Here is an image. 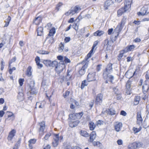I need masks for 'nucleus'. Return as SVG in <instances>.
Wrapping results in <instances>:
<instances>
[{"label": "nucleus", "instance_id": "7", "mask_svg": "<svg viewBox=\"0 0 149 149\" xmlns=\"http://www.w3.org/2000/svg\"><path fill=\"white\" fill-rule=\"evenodd\" d=\"M115 130L117 132H119L121 130L123 126L122 123L116 122L114 123V124Z\"/></svg>", "mask_w": 149, "mask_h": 149}, {"label": "nucleus", "instance_id": "35", "mask_svg": "<svg viewBox=\"0 0 149 149\" xmlns=\"http://www.w3.org/2000/svg\"><path fill=\"white\" fill-rule=\"evenodd\" d=\"M149 89V85L145 84L143 86V91L144 92H147Z\"/></svg>", "mask_w": 149, "mask_h": 149}, {"label": "nucleus", "instance_id": "10", "mask_svg": "<svg viewBox=\"0 0 149 149\" xmlns=\"http://www.w3.org/2000/svg\"><path fill=\"white\" fill-rule=\"evenodd\" d=\"M148 10L147 8L143 7L141 9L140 12L138 13V15L139 16L147 15L148 13V12H147Z\"/></svg>", "mask_w": 149, "mask_h": 149}, {"label": "nucleus", "instance_id": "18", "mask_svg": "<svg viewBox=\"0 0 149 149\" xmlns=\"http://www.w3.org/2000/svg\"><path fill=\"white\" fill-rule=\"evenodd\" d=\"M135 48V46L134 45H130L127 46V47L124 49L125 52H127L131 51L133 50Z\"/></svg>", "mask_w": 149, "mask_h": 149}, {"label": "nucleus", "instance_id": "40", "mask_svg": "<svg viewBox=\"0 0 149 149\" xmlns=\"http://www.w3.org/2000/svg\"><path fill=\"white\" fill-rule=\"evenodd\" d=\"M58 64V63L56 61H51L50 66L55 67L56 68V66H57Z\"/></svg>", "mask_w": 149, "mask_h": 149}, {"label": "nucleus", "instance_id": "46", "mask_svg": "<svg viewBox=\"0 0 149 149\" xmlns=\"http://www.w3.org/2000/svg\"><path fill=\"white\" fill-rule=\"evenodd\" d=\"M16 60V58L15 57H13L9 62V67L10 66V64L13 62H14Z\"/></svg>", "mask_w": 149, "mask_h": 149}, {"label": "nucleus", "instance_id": "15", "mask_svg": "<svg viewBox=\"0 0 149 149\" xmlns=\"http://www.w3.org/2000/svg\"><path fill=\"white\" fill-rule=\"evenodd\" d=\"M65 67L64 65H61L59 64L58 65L56 66L55 70L58 74H59L63 71Z\"/></svg>", "mask_w": 149, "mask_h": 149}, {"label": "nucleus", "instance_id": "61", "mask_svg": "<svg viewBox=\"0 0 149 149\" xmlns=\"http://www.w3.org/2000/svg\"><path fill=\"white\" fill-rule=\"evenodd\" d=\"M74 10L75 11H76V12H77V11L78 10H80L81 9V8L79 6H76L74 8Z\"/></svg>", "mask_w": 149, "mask_h": 149}, {"label": "nucleus", "instance_id": "1", "mask_svg": "<svg viewBox=\"0 0 149 149\" xmlns=\"http://www.w3.org/2000/svg\"><path fill=\"white\" fill-rule=\"evenodd\" d=\"M112 63L108 64L103 74V78L105 79H108L111 82H112V80L114 79L113 76L109 74L112 71Z\"/></svg>", "mask_w": 149, "mask_h": 149}, {"label": "nucleus", "instance_id": "59", "mask_svg": "<svg viewBox=\"0 0 149 149\" xmlns=\"http://www.w3.org/2000/svg\"><path fill=\"white\" fill-rule=\"evenodd\" d=\"M64 58V57L61 56H58L57 57V59L60 61H63Z\"/></svg>", "mask_w": 149, "mask_h": 149}, {"label": "nucleus", "instance_id": "9", "mask_svg": "<svg viewBox=\"0 0 149 149\" xmlns=\"http://www.w3.org/2000/svg\"><path fill=\"white\" fill-rule=\"evenodd\" d=\"M40 127L39 129V135L41 136L43 135V132L45 128V124L44 122L39 123Z\"/></svg>", "mask_w": 149, "mask_h": 149}, {"label": "nucleus", "instance_id": "21", "mask_svg": "<svg viewBox=\"0 0 149 149\" xmlns=\"http://www.w3.org/2000/svg\"><path fill=\"white\" fill-rule=\"evenodd\" d=\"M17 98L19 101L23 100H24L23 93L21 92H19L17 96Z\"/></svg>", "mask_w": 149, "mask_h": 149}, {"label": "nucleus", "instance_id": "12", "mask_svg": "<svg viewBox=\"0 0 149 149\" xmlns=\"http://www.w3.org/2000/svg\"><path fill=\"white\" fill-rule=\"evenodd\" d=\"M141 112H138L136 116L137 124L139 125H141L143 122V119L141 116Z\"/></svg>", "mask_w": 149, "mask_h": 149}, {"label": "nucleus", "instance_id": "41", "mask_svg": "<svg viewBox=\"0 0 149 149\" xmlns=\"http://www.w3.org/2000/svg\"><path fill=\"white\" fill-rule=\"evenodd\" d=\"M38 53L40 54H47L49 53V52L48 51L42 50L39 51Z\"/></svg>", "mask_w": 149, "mask_h": 149}, {"label": "nucleus", "instance_id": "29", "mask_svg": "<svg viewBox=\"0 0 149 149\" xmlns=\"http://www.w3.org/2000/svg\"><path fill=\"white\" fill-rule=\"evenodd\" d=\"M64 45L62 42L60 43L59 45V48L58 49V52H62L64 49Z\"/></svg>", "mask_w": 149, "mask_h": 149}, {"label": "nucleus", "instance_id": "36", "mask_svg": "<svg viewBox=\"0 0 149 149\" xmlns=\"http://www.w3.org/2000/svg\"><path fill=\"white\" fill-rule=\"evenodd\" d=\"M31 67L29 66L28 68L26 71V75L28 77L30 76L31 75L32 72L31 71Z\"/></svg>", "mask_w": 149, "mask_h": 149}, {"label": "nucleus", "instance_id": "4", "mask_svg": "<svg viewBox=\"0 0 149 149\" xmlns=\"http://www.w3.org/2000/svg\"><path fill=\"white\" fill-rule=\"evenodd\" d=\"M83 115V112L77 113H76L71 114L69 115V116L70 118L73 119H80Z\"/></svg>", "mask_w": 149, "mask_h": 149}, {"label": "nucleus", "instance_id": "37", "mask_svg": "<svg viewBox=\"0 0 149 149\" xmlns=\"http://www.w3.org/2000/svg\"><path fill=\"white\" fill-rule=\"evenodd\" d=\"M11 20V17L9 16H8V18L6 19V20L5 21V24L4 27H6L8 26Z\"/></svg>", "mask_w": 149, "mask_h": 149}, {"label": "nucleus", "instance_id": "32", "mask_svg": "<svg viewBox=\"0 0 149 149\" xmlns=\"http://www.w3.org/2000/svg\"><path fill=\"white\" fill-rule=\"evenodd\" d=\"M140 100V97L139 96H136L135 97L134 99V104L135 105H137L139 102V101Z\"/></svg>", "mask_w": 149, "mask_h": 149}, {"label": "nucleus", "instance_id": "6", "mask_svg": "<svg viewBox=\"0 0 149 149\" xmlns=\"http://www.w3.org/2000/svg\"><path fill=\"white\" fill-rule=\"evenodd\" d=\"M84 65H82L81 67H80L79 69V74L82 76L86 72V70L88 67V64L85 63Z\"/></svg>", "mask_w": 149, "mask_h": 149}, {"label": "nucleus", "instance_id": "11", "mask_svg": "<svg viewBox=\"0 0 149 149\" xmlns=\"http://www.w3.org/2000/svg\"><path fill=\"white\" fill-rule=\"evenodd\" d=\"M140 146V143H137L135 142L130 143L128 146L129 149H135L139 147Z\"/></svg>", "mask_w": 149, "mask_h": 149}, {"label": "nucleus", "instance_id": "34", "mask_svg": "<svg viewBox=\"0 0 149 149\" xmlns=\"http://www.w3.org/2000/svg\"><path fill=\"white\" fill-rule=\"evenodd\" d=\"M55 29L54 28H53L50 30L48 35L50 36H53L55 33Z\"/></svg>", "mask_w": 149, "mask_h": 149}, {"label": "nucleus", "instance_id": "30", "mask_svg": "<svg viewBox=\"0 0 149 149\" xmlns=\"http://www.w3.org/2000/svg\"><path fill=\"white\" fill-rule=\"evenodd\" d=\"M91 54L88 53L87 54V56L85 58V60H84L83 61H82V63H83V64H84L85 63H86L87 64H88V60L89 58L91 57Z\"/></svg>", "mask_w": 149, "mask_h": 149}, {"label": "nucleus", "instance_id": "16", "mask_svg": "<svg viewBox=\"0 0 149 149\" xmlns=\"http://www.w3.org/2000/svg\"><path fill=\"white\" fill-rule=\"evenodd\" d=\"M87 79L88 82L95 80V74L94 73H89L87 76Z\"/></svg>", "mask_w": 149, "mask_h": 149}, {"label": "nucleus", "instance_id": "28", "mask_svg": "<svg viewBox=\"0 0 149 149\" xmlns=\"http://www.w3.org/2000/svg\"><path fill=\"white\" fill-rule=\"evenodd\" d=\"M120 54L118 56V60H120L123 57V54L126 52H125V50L124 49L123 50H120Z\"/></svg>", "mask_w": 149, "mask_h": 149}, {"label": "nucleus", "instance_id": "38", "mask_svg": "<svg viewBox=\"0 0 149 149\" xmlns=\"http://www.w3.org/2000/svg\"><path fill=\"white\" fill-rule=\"evenodd\" d=\"M51 61L49 60H44L43 61L44 64L46 66H50Z\"/></svg>", "mask_w": 149, "mask_h": 149}, {"label": "nucleus", "instance_id": "26", "mask_svg": "<svg viewBox=\"0 0 149 149\" xmlns=\"http://www.w3.org/2000/svg\"><path fill=\"white\" fill-rule=\"evenodd\" d=\"M104 33V32L103 31L98 30L94 33V35L95 36H100L101 35H103Z\"/></svg>", "mask_w": 149, "mask_h": 149}, {"label": "nucleus", "instance_id": "2", "mask_svg": "<svg viewBox=\"0 0 149 149\" xmlns=\"http://www.w3.org/2000/svg\"><path fill=\"white\" fill-rule=\"evenodd\" d=\"M132 2V0H125L124 8H122L120 9L117 11L118 16H121L123 13L128 10L130 9Z\"/></svg>", "mask_w": 149, "mask_h": 149}, {"label": "nucleus", "instance_id": "3", "mask_svg": "<svg viewBox=\"0 0 149 149\" xmlns=\"http://www.w3.org/2000/svg\"><path fill=\"white\" fill-rule=\"evenodd\" d=\"M104 47L107 50H110L113 44V41L108 39L105 40L103 42Z\"/></svg>", "mask_w": 149, "mask_h": 149}, {"label": "nucleus", "instance_id": "64", "mask_svg": "<svg viewBox=\"0 0 149 149\" xmlns=\"http://www.w3.org/2000/svg\"><path fill=\"white\" fill-rule=\"evenodd\" d=\"M35 61H36V63H37L38 62H40V58L38 56H37L35 58Z\"/></svg>", "mask_w": 149, "mask_h": 149}, {"label": "nucleus", "instance_id": "53", "mask_svg": "<svg viewBox=\"0 0 149 149\" xmlns=\"http://www.w3.org/2000/svg\"><path fill=\"white\" fill-rule=\"evenodd\" d=\"M70 40V37H65L64 39V42L65 43L69 42Z\"/></svg>", "mask_w": 149, "mask_h": 149}, {"label": "nucleus", "instance_id": "17", "mask_svg": "<svg viewBox=\"0 0 149 149\" xmlns=\"http://www.w3.org/2000/svg\"><path fill=\"white\" fill-rule=\"evenodd\" d=\"M96 136V134L95 132L94 131L92 132L90 134H89L90 138L88 141L91 143L93 142L94 140L95 139Z\"/></svg>", "mask_w": 149, "mask_h": 149}, {"label": "nucleus", "instance_id": "48", "mask_svg": "<svg viewBox=\"0 0 149 149\" xmlns=\"http://www.w3.org/2000/svg\"><path fill=\"white\" fill-rule=\"evenodd\" d=\"M109 113L111 115H114L116 114V111L113 109H110L109 110Z\"/></svg>", "mask_w": 149, "mask_h": 149}, {"label": "nucleus", "instance_id": "14", "mask_svg": "<svg viewBox=\"0 0 149 149\" xmlns=\"http://www.w3.org/2000/svg\"><path fill=\"white\" fill-rule=\"evenodd\" d=\"M132 81L129 79L127 81L126 85V88L127 91L130 92L132 89Z\"/></svg>", "mask_w": 149, "mask_h": 149}, {"label": "nucleus", "instance_id": "19", "mask_svg": "<svg viewBox=\"0 0 149 149\" xmlns=\"http://www.w3.org/2000/svg\"><path fill=\"white\" fill-rule=\"evenodd\" d=\"M42 18L41 16H39L35 18L33 21V23L36 25L39 24L42 21Z\"/></svg>", "mask_w": 149, "mask_h": 149}, {"label": "nucleus", "instance_id": "25", "mask_svg": "<svg viewBox=\"0 0 149 149\" xmlns=\"http://www.w3.org/2000/svg\"><path fill=\"white\" fill-rule=\"evenodd\" d=\"M7 113H8V118H11V119H9V120H11L12 121L13 120L15 119V116L13 113L11 112L7 111Z\"/></svg>", "mask_w": 149, "mask_h": 149}, {"label": "nucleus", "instance_id": "42", "mask_svg": "<svg viewBox=\"0 0 149 149\" xmlns=\"http://www.w3.org/2000/svg\"><path fill=\"white\" fill-rule=\"evenodd\" d=\"M126 19V18L125 17H123V18L122 19V21L120 22V24L121 25L123 26L124 24H125Z\"/></svg>", "mask_w": 149, "mask_h": 149}, {"label": "nucleus", "instance_id": "5", "mask_svg": "<svg viewBox=\"0 0 149 149\" xmlns=\"http://www.w3.org/2000/svg\"><path fill=\"white\" fill-rule=\"evenodd\" d=\"M103 95L101 93L98 94L96 96L95 100V103L97 104L101 105L102 102Z\"/></svg>", "mask_w": 149, "mask_h": 149}, {"label": "nucleus", "instance_id": "23", "mask_svg": "<svg viewBox=\"0 0 149 149\" xmlns=\"http://www.w3.org/2000/svg\"><path fill=\"white\" fill-rule=\"evenodd\" d=\"M79 123V121L76 120L74 122L71 121L69 123L70 126L71 127H75Z\"/></svg>", "mask_w": 149, "mask_h": 149}, {"label": "nucleus", "instance_id": "55", "mask_svg": "<svg viewBox=\"0 0 149 149\" xmlns=\"http://www.w3.org/2000/svg\"><path fill=\"white\" fill-rule=\"evenodd\" d=\"M98 42L99 41L98 40H96L94 42L93 44L92 47H93V48H95V47L97 45Z\"/></svg>", "mask_w": 149, "mask_h": 149}, {"label": "nucleus", "instance_id": "51", "mask_svg": "<svg viewBox=\"0 0 149 149\" xmlns=\"http://www.w3.org/2000/svg\"><path fill=\"white\" fill-rule=\"evenodd\" d=\"M36 139H32L29 140V142L31 144H34L36 143Z\"/></svg>", "mask_w": 149, "mask_h": 149}, {"label": "nucleus", "instance_id": "50", "mask_svg": "<svg viewBox=\"0 0 149 149\" xmlns=\"http://www.w3.org/2000/svg\"><path fill=\"white\" fill-rule=\"evenodd\" d=\"M70 93V91H66V92L63 94V96L65 98H66L69 95V94Z\"/></svg>", "mask_w": 149, "mask_h": 149}, {"label": "nucleus", "instance_id": "63", "mask_svg": "<svg viewBox=\"0 0 149 149\" xmlns=\"http://www.w3.org/2000/svg\"><path fill=\"white\" fill-rule=\"evenodd\" d=\"M141 41V40L140 38H137L134 39V41L135 42H140Z\"/></svg>", "mask_w": 149, "mask_h": 149}, {"label": "nucleus", "instance_id": "58", "mask_svg": "<svg viewBox=\"0 0 149 149\" xmlns=\"http://www.w3.org/2000/svg\"><path fill=\"white\" fill-rule=\"evenodd\" d=\"M15 69H16V68L15 67H13L12 68H10L9 70V73L10 74H12V73L13 71L15 70Z\"/></svg>", "mask_w": 149, "mask_h": 149}, {"label": "nucleus", "instance_id": "44", "mask_svg": "<svg viewBox=\"0 0 149 149\" xmlns=\"http://www.w3.org/2000/svg\"><path fill=\"white\" fill-rule=\"evenodd\" d=\"M51 133L49 132L48 133L46 134L45 135V137L43 139H44L45 140H48L50 136H51Z\"/></svg>", "mask_w": 149, "mask_h": 149}, {"label": "nucleus", "instance_id": "39", "mask_svg": "<svg viewBox=\"0 0 149 149\" xmlns=\"http://www.w3.org/2000/svg\"><path fill=\"white\" fill-rule=\"evenodd\" d=\"M88 84V82L86 80H84L82 81L81 88L82 89H83L85 86H87Z\"/></svg>", "mask_w": 149, "mask_h": 149}, {"label": "nucleus", "instance_id": "62", "mask_svg": "<svg viewBox=\"0 0 149 149\" xmlns=\"http://www.w3.org/2000/svg\"><path fill=\"white\" fill-rule=\"evenodd\" d=\"M36 64L38 66L39 68H42L43 66L42 65L40 64V62L36 63Z\"/></svg>", "mask_w": 149, "mask_h": 149}, {"label": "nucleus", "instance_id": "52", "mask_svg": "<svg viewBox=\"0 0 149 149\" xmlns=\"http://www.w3.org/2000/svg\"><path fill=\"white\" fill-rule=\"evenodd\" d=\"M24 81V79H20L19 80V82L20 86H22L23 84V82Z\"/></svg>", "mask_w": 149, "mask_h": 149}, {"label": "nucleus", "instance_id": "13", "mask_svg": "<svg viewBox=\"0 0 149 149\" xmlns=\"http://www.w3.org/2000/svg\"><path fill=\"white\" fill-rule=\"evenodd\" d=\"M16 131L15 130H12L9 133L7 137V139L9 141H11L13 137L15 135Z\"/></svg>", "mask_w": 149, "mask_h": 149}, {"label": "nucleus", "instance_id": "24", "mask_svg": "<svg viewBox=\"0 0 149 149\" xmlns=\"http://www.w3.org/2000/svg\"><path fill=\"white\" fill-rule=\"evenodd\" d=\"M30 87L31 88V89L29 91V92L27 93V94L28 95H29V94H35L37 93V91L34 88H31V86H30Z\"/></svg>", "mask_w": 149, "mask_h": 149}, {"label": "nucleus", "instance_id": "54", "mask_svg": "<svg viewBox=\"0 0 149 149\" xmlns=\"http://www.w3.org/2000/svg\"><path fill=\"white\" fill-rule=\"evenodd\" d=\"M116 98L117 100H120L122 98V97L121 96V94L120 93H119L116 95Z\"/></svg>", "mask_w": 149, "mask_h": 149}, {"label": "nucleus", "instance_id": "57", "mask_svg": "<svg viewBox=\"0 0 149 149\" xmlns=\"http://www.w3.org/2000/svg\"><path fill=\"white\" fill-rule=\"evenodd\" d=\"M117 142L118 145H121L123 143V141L121 139H118L117 141Z\"/></svg>", "mask_w": 149, "mask_h": 149}, {"label": "nucleus", "instance_id": "20", "mask_svg": "<svg viewBox=\"0 0 149 149\" xmlns=\"http://www.w3.org/2000/svg\"><path fill=\"white\" fill-rule=\"evenodd\" d=\"M123 26L121 25L120 24H119L117 26L116 28L114 30V31L117 33V35H119V32L122 30Z\"/></svg>", "mask_w": 149, "mask_h": 149}, {"label": "nucleus", "instance_id": "33", "mask_svg": "<svg viewBox=\"0 0 149 149\" xmlns=\"http://www.w3.org/2000/svg\"><path fill=\"white\" fill-rule=\"evenodd\" d=\"M141 129L142 127L141 126L139 128H137L135 127H133L132 129V130L134 134H136L140 132L141 130Z\"/></svg>", "mask_w": 149, "mask_h": 149}, {"label": "nucleus", "instance_id": "47", "mask_svg": "<svg viewBox=\"0 0 149 149\" xmlns=\"http://www.w3.org/2000/svg\"><path fill=\"white\" fill-rule=\"evenodd\" d=\"M66 63H69L70 62V61L69 59L66 56H65L63 60Z\"/></svg>", "mask_w": 149, "mask_h": 149}, {"label": "nucleus", "instance_id": "8", "mask_svg": "<svg viewBox=\"0 0 149 149\" xmlns=\"http://www.w3.org/2000/svg\"><path fill=\"white\" fill-rule=\"evenodd\" d=\"M59 139V134H55L54 137V141H53L52 144L54 147H56L58 145Z\"/></svg>", "mask_w": 149, "mask_h": 149}, {"label": "nucleus", "instance_id": "31", "mask_svg": "<svg viewBox=\"0 0 149 149\" xmlns=\"http://www.w3.org/2000/svg\"><path fill=\"white\" fill-rule=\"evenodd\" d=\"M37 31L38 35L41 36L43 33V28L41 27H40L38 28Z\"/></svg>", "mask_w": 149, "mask_h": 149}, {"label": "nucleus", "instance_id": "43", "mask_svg": "<svg viewBox=\"0 0 149 149\" xmlns=\"http://www.w3.org/2000/svg\"><path fill=\"white\" fill-rule=\"evenodd\" d=\"M73 28L76 31L78 29V25L77 23H74L72 25Z\"/></svg>", "mask_w": 149, "mask_h": 149}, {"label": "nucleus", "instance_id": "60", "mask_svg": "<svg viewBox=\"0 0 149 149\" xmlns=\"http://www.w3.org/2000/svg\"><path fill=\"white\" fill-rule=\"evenodd\" d=\"M120 114L124 116H126L127 115L126 113L124 111H120Z\"/></svg>", "mask_w": 149, "mask_h": 149}, {"label": "nucleus", "instance_id": "22", "mask_svg": "<svg viewBox=\"0 0 149 149\" xmlns=\"http://www.w3.org/2000/svg\"><path fill=\"white\" fill-rule=\"evenodd\" d=\"M88 126L90 130H94L96 127V125L92 121H90L88 123Z\"/></svg>", "mask_w": 149, "mask_h": 149}, {"label": "nucleus", "instance_id": "45", "mask_svg": "<svg viewBox=\"0 0 149 149\" xmlns=\"http://www.w3.org/2000/svg\"><path fill=\"white\" fill-rule=\"evenodd\" d=\"M103 121L101 120H99L97 121L96 122V124L97 125H101L103 123Z\"/></svg>", "mask_w": 149, "mask_h": 149}, {"label": "nucleus", "instance_id": "49", "mask_svg": "<svg viewBox=\"0 0 149 149\" xmlns=\"http://www.w3.org/2000/svg\"><path fill=\"white\" fill-rule=\"evenodd\" d=\"M113 91L115 93L116 95L119 93L118 89L116 87H114L113 88Z\"/></svg>", "mask_w": 149, "mask_h": 149}, {"label": "nucleus", "instance_id": "27", "mask_svg": "<svg viewBox=\"0 0 149 149\" xmlns=\"http://www.w3.org/2000/svg\"><path fill=\"white\" fill-rule=\"evenodd\" d=\"M80 134L81 136L86 137H88L89 136V134L85 130H81L80 131Z\"/></svg>", "mask_w": 149, "mask_h": 149}, {"label": "nucleus", "instance_id": "56", "mask_svg": "<svg viewBox=\"0 0 149 149\" xmlns=\"http://www.w3.org/2000/svg\"><path fill=\"white\" fill-rule=\"evenodd\" d=\"M93 143V146H97V145H99L100 144V143L99 142V141H93V142H92Z\"/></svg>", "mask_w": 149, "mask_h": 149}]
</instances>
